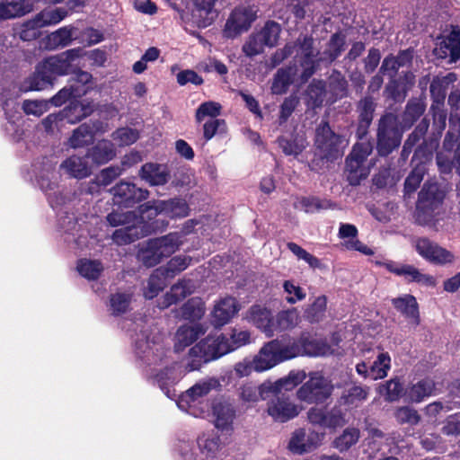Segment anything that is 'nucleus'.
Segmentation results:
<instances>
[{
	"label": "nucleus",
	"instance_id": "nucleus-57",
	"mask_svg": "<svg viewBox=\"0 0 460 460\" xmlns=\"http://www.w3.org/2000/svg\"><path fill=\"white\" fill-rule=\"evenodd\" d=\"M80 275L87 279H97L103 270L102 264L95 260H81L77 264Z\"/></svg>",
	"mask_w": 460,
	"mask_h": 460
},
{
	"label": "nucleus",
	"instance_id": "nucleus-54",
	"mask_svg": "<svg viewBox=\"0 0 460 460\" xmlns=\"http://www.w3.org/2000/svg\"><path fill=\"white\" fill-rule=\"evenodd\" d=\"M368 388L354 385L346 390L341 397V401L348 406H358L367 400Z\"/></svg>",
	"mask_w": 460,
	"mask_h": 460
},
{
	"label": "nucleus",
	"instance_id": "nucleus-29",
	"mask_svg": "<svg viewBox=\"0 0 460 460\" xmlns=\"http://www.w3.org/2000/svg\"><path fill=\"white\" fill-rule=\"evenodd\" d=\"M87 156L97 164H104L116 156V150L110 140L102 139L88 150Z\"/></svg>",
	"mask_w": 460,
	"mask_h": 460
},
{
	"label": "nucleus",
	"instance_id": "nucleus-23",
	"mask_svg": "<svg viewBox=\"0 0 460 460\" xmlns=\"http://www.w3.org/2000/svg\"><path fill=\"white\" fill-rule=\"evenodd\" d=\"M270 342L274 343L273 348L280 363L301 356L299 338L286 336Z\"/></svg>",
	"mask_w": 460,
	"mask_h": 460
},
{
	"label": "nucleus",
	"instance_id": "nucleus-53",
	"mask_svg": "<svg viewBox=\"0 0 460 460\" xmlns=\"http://www.w3.org/2000/svg\"><path fill=\"white\" fill-rule=\"evenodd\" d=\"M326 306V296H319L305 309V316L310 323H318L324 317Z\"/></svg>",
	"mask_w": 460,
	"mask_h": 460
},
{
	"label": "nucleus",
	"instance_id": "nucleus-5",
	"mask_svg": "<svg viewBox=\"0 0 460 460\" xmlns=\"http://www.w3.org/2000/svg\"><path fill=\"white\" fill-rule=\"evenodd\" d=\"M398 118L394 113H385L378 122L377 151L380 155H388L399 146L402 133L398 128Z\"/></svg>",
	"mask_w": 460,
	"mask_h": 460
},
{
	"label": "nucleus",
	"instance_id": "nucleus-8",
	"mask_svg": "<svg viewBox=\"0 0 460 460\" xmlns=\"http://www.w3.org/2000/svg\"><path fill=\"white\" fill-rule=\"evenodd\" d=\"M257 12L258 9L254 5L236 7L226 22L225 36L234 39L248 31L257 17Z\"/></svg>",
	"mask_w": 460,
	"mask_h": 460
},
{
	"label": "nucleus",
	"instance_id": "nucleus-35",
	"mask_svg": "<svg viewBox=\"0 0 460 460\" xmlns=\"http://www.w3.org/2000/svg\"><path fill=\"white\" fill-rule=\"evenodd\" d=\"M345 36L341 33L332 34L319 60L327 63L333 62L345 50Z\"/></svg>",
	"mask_w": 460,
	"mask_h": 460
},
{
	"label": "nucleus",
	"instance_id": "nucleus-55",
	"mask_svg": "<svg viewBox=\"0 0 460 460\" xmlns=\"http://www.w3.org/2000/svg\"><path fill=\"white\" fill-rule=\"evenodd\" d=\"M107 221L111 226H128L138 224L139 217L135 211L113 210L107 216Z\"/></svg>",
	"mask_w": 460,
	"mask_h": 460
},
{
	"label": "nucleus",
	"instance_id": "nucleus-9",
	"mask_svg": "<svg viewBox=\"0 0 460 460\" xmlns=\"http://www.w3.org/2000/svg\"><path fill=\"white\" fill-rule=\"evenodd\" d=\"M414 247L424 260L436 265H446L455 261V255L450 251L426 237L415 240Z\"/></svg>",
	"mask_w": 460,
	"mask_h": 460
},
{
	"label": "nucleus",
	"instance_id": "nucleus-50",
	"mask_svg": "<svg viewBox=\"0 0 460 460\" xmlns=\"http://www.w3.org/2000/svg\"><path fill=\"white\" fill-rule=\"evenodd\" d=\"M30 90L40 91L44 90L49 86L53 84L54 79L51 77L49 71H45L43 68V64L40 63L34 74L30 77Z\"/></svg>",
	"mask_w": 460,
	"mask_h": 460
},
{
	"label": "nucleus",
	"instance_id": "nucleus-36",
	"mask_svg": "<svg viewBox=\"0 0 460 460\" xmlns=\"http://www.w3.org/2000/svg\"><path fill=\"white\" fill-rule=\"evenodd\" d=\"M58 175L55 170V164L47 161L38 175V183L44 191H52L58 187Z\"/></svg>",
	"mask_w": 460,
	"mask_h": 460
},
{
	"label": "nucleus",
	"instance_id": "nucleus-28",
	"mask_svg": "<svg viewBox=\"0 0 460 460\" xmlns=\"http://www.w3.org/2000/svg\"><path fill=\"white\" fill-rule=\"evenodd\" d=\"M273 345L274 343L270 341L265 343L258 354L252 358L255 364V372L269 370L280 363Z\"/></svg>",
	"mask_w": 460,
	"mask_h": 460
},
{
	"label": "nucleus",
	"instance_id": "nucleus-61",
	"mask_svg": "<svg viewBox=\"0 0 460 460\" xmlns=\"http://www.w3.org/2000/svg\"><path fill=\"white\" fill-rule=\"evenodd\" d=\"M111 137L121 146H130L139 138V132L135 128L125 127L116 129Z\"/></svg>",
	"mask_w": 460,
	"mask_h": 460
},
{
	"label": "nucleus",
	"instance_id": "nucleus-38",
	"mask_svg": "<svg viewBox=\"0 0 460 460\" xmlns=\"http://www.w3.org/2000/svg\"><path fill=\"white\" fill-rule=\"evenodd\" d=\"M144 346L145 349H142V345L139 342L137 343V354L142 358L147 365L157 364V366H160L165 357V350L163 346L157 344V347L154 349L147 341Z\"/></svg>",
	"mask_w": 460,
	"mask_h": 460
},
{
	"label": "nucleus",
	"instance_id": "nucleus-16",
	"mask_svg": "<svg viewBox=\"0 0 460 460\" xmlns=\"http://www.w3.org/2000/svg\"><path fill=\"white\" fill-rule=\"evenodd\" d=\"M438 58H449L451 62L460 58V29L453 27L448 35L444 37L438 46L434 49Z\"/></svg>",
	"mask_w": 460,
	"mask_h": 460
},
{
	"label": "nucleus",
	"instance_id": "nucleus-43",
	"mask_svg": "<svg viewBox=\"0 0 460 460\" xmlns=\"http://www.w3.org/2000/svg\"><path fill=\"white\" fill-rule=\"evenodd\" d=\"M205 314V305L199 297L189 299L181 308V316L190 322L198 321Z\"/></svg>",
	"mask_w": 460,
	"mask_h": 460
},
{
	"label": "nucleus",
	"instance_id": "nucleus-58",
	"mask_svg": "<svg viewBox=\"0 0 460 460\" xmlns=\"http://www.w3.org/2000/svg\"><path fill=\"white\" fill-rule=\"evenodd\" d=\"M221 111L222 105L219 102L213 101L202 102L196 110L195 119L198 123H200L206 118L217 119V117L221 114Z\"/></svg>",
	"mask_w": 460,
	"mask_h": 460
},
{
	"label": "nucleus",
	"instance_id": "nucleus-21",
	"mask_svg": "<svg viewBox=\"0 0 460 460\" xmlns=\"http://www.w3.org/2000/svg\"><path fill=\"white\" fill-rule=\"evenodd\" d=\"M87 158V155L84 157L71 155L60 164L59 168L71 178L84 179L92 172Z\"/></svg>",
	"mask_w": 460,
	"mask_h": 460
},
{
	"label": "nucleus",
	"instance_id": "nucleus-37",
	"mask_svg": "<svg viewBox=\"0 0 460 460\" xmlns=\"http://www.w3.org/2000/svg\"><path fill=\"white\" fill-rule=\"evenodd\" d=\"M299 314L296 308L280 311L274 318L275 332H284L295 328L299 323Z\"/></svg>",
	"mask_w": 460,
	"mask_h": 460
},
{
	"label": "nucleus",
	"instance_id": "nucleus-15",
	"mask_svg": "<svg viewBox=\"0 0 460 460\" xmlns=\"http://www.w3.org/2000/svg\"><path fill=\"white\" fill-rule=\"evenodd\" d=\"M322 436L315 432L306 433L299 429L293 432L288 443V448L296 454L311 452L321 445Z\"/></svg>",
	"mask_w": 460,
	"mask_h": 460
},
{
	"label": "nucleus",
	"instance_id": "nucleus-42",
	"mask_svg": "<svg viewBox=\"0 0 460 460\" xmlns=\"http://www.w3.org/2000/svg\"><path fill=\"white\" fill-rule=\"evenodd\" d=\"M164 209V215L172 218L185 217L190 214V207L185 199L173 198L167 200H162L160 206Z\"/></svg>",
	"mask_w": 460,
	"mask_h": 460
},
{
	"label": "nucleus",
	"instance_id": "nucleus-30",
	"mask_svg": "<svg viewBox=\"0 0 460 460\" xmlns=\"http://www.w3.org/2000/svg\"><path fill=\"white\" fill-rule=\"evenodd\" d=\"M198 446L202 456L200 460H213L221 447L219 437L216 434H203L199 437Z\"/></svg>",
	"mask_w": 460,
	"mask_h": 460
},
{
	"label": "nucleus",
	"instance_id": "nucleus-32",
	"mask_svg": "<svg viewBox=\"0 0 460 460\" xmlns=\"http://www.w3.org/2000/svg\"><path fill=\"white\" fill-rule=\"evenodd\" d=\"M327 93L331 102L348 95V82L339 71H333L328 79Z\"/></svg>",
	"mask_w": 460,
	"mask_h": 460
},
{
	"label": "nucleus",
	"instance_id": "nucleus-25",
	"mask_svg": "<svg viewBox=\"0 0 460 460\" xmlns=\"http://www.w3.org/2000/svg\"><path fill=\"white\" fill-rule=\"evenodd\" d=\"M305 378L304 371H291L288 376L280 378L274 384H262L261 385V393H273L279 394L281 390L289 391L301 384Z\"/></svg>",
	"mask_w": 460,
	"mask_h": 460
},
{
	"label": "nucleus",
	"instance_id": "nucleus-6",
	"mask_svg": "<svg viewBox=\"0 0 460 460\" xmlns=\"http://www.w3.org/2000/svg\"><path fill=\"white\" fill-rule=\"evenodd\" d=\"M372 150L373 146L369 141H363L353 146L346 158V174L350 185L357 186L368 176L369 167L365 166L364 163Z\"/></svg>",
	"mask_w": 460,
	"mask_h": 460
},
{
	"label": "nucleus",
	"instance_id": "nucleus-63",
	"mask_svg": "<svg viewBox=\"0 0 460 460\" xmlns=\"http://www.w3.org/2000/svg\"><path fill=\"white\" fill-rule=\"evenodd\" d=\"M396 420L400 424L417 425L420 421L418 411L410 406L399 407L394 413Z\"/></svg>",
	"mask_w": 460,
	"mask_h": 460
},
{
	"label": "nucleus",
	"instance_id": "nucleus-60",
	"mask_svg": "<svg viewBox=\"0 0 460 460\" xmlns=\"http://www.w3.org/2000/svg\"><path fill=\"white\" fill-rule=\"evenodd\" d=\"M191 258L187 255H178L172 257L163 268V271L168 278H173L175 275L186 270L190 264Z\"/></svg>",
	"mask_w": 460,
	"mask_h": 460
},
{
	"label": "nucleus",
	"instance_id": "nucleus-7",
	"mask_svg": "<svg viewBox=\"0 0 460 460\" xmlns=\"http://www.w3.org/2000/svg\"><path fill=\"white\" fill-rule=\"evenodd\" d=\"M333 391L332 383L319 373H312L309 379L297 390L296 396L307 403H320Z\"/></svg>",
	"mask_w": 460,
	"mask_h": 460
},
{
	"label": "nucleus",
	"instance_id": "nucleus-40",
	"mask_svg": "<svg viewBox=\"0 0 460 460\" xmlns=\"http://www.w3.org/2000/svg\"><path fill=\"white\" fill-rule=\"evenodd\" d=\"M168 277L163 271V268L156 269L149 277L147 286L144 290V296L147 299L155 297L166 286Z\"/></svg>",
	"mask_w": 460,
	"mask_h": 460
},
{
	"label": "nucleus",
	"instance_id": "nucleus-17",
	"mask_svg": "<svg viewBox=\"0 0 460 460\" xmlns=\"http://www.w3.org/2000/svg\"><path fill=\"white\" fill-rule=\"evenodd\" d=\"M314 40L310 36H300L294 44H287L280 51V59H284L296 52V56L304 59L305 63L311 62L316 56L314 49ZM279 53H276L277 58Z\"/></svg>",
	"mask_w": 460,
	"mask_h": 460
},
{
	"label": "nucleus",
	"instance_id": "nucleus-1",
	"mask_svg": "<svg viewBox=\"0 0 460 460\" xmlns=\"http://www.w3.org/2000/svg\"><path fill=\"white\" fill-rule=\"evenodd\" d=\"M229 349L227 334L208 335L190 349L186 369L188 371L198 370L203 364L229 353Z\"/></svg>",
	"mask_w": 460,
	"mask_h": 460
},
{
	"label": "nucleus",
	"instance_id": "nucleus-41",
	"mask_svg": "<svg viewBox=\"0 0 460 460\" xmlns=\"http://www.w3.org/2000/svg\"><path fill=\"white\" fill-rule=\"evenodd\" d=\"M72 40L73 28L65 26L48 35L46 46L50 49L65 48L68 46Z\"/></svg>",
	"mask_w": 460,
	"mask_h": 460
},
{
	"label": "nucleus",
	"instance_id": "nucleus-52",
	"mask_svg": "<svg viewBox=\"0 0 460 460\" xmlns=\"http://www.w3.org/2000/svg\"><path fill=\"white\" fill-rule=\"evenodd\" d=\"M280 31L281 28L278 22L269 21L257 34L267 47L272 48L278 43Z\"/></svg>",
	"mask_w": 460,
	"mask_h": 460
},
{
	"label": "nucleus",
	"instance_id": "nucleus-56",
	"mask_svg": "<svg viewBox=\"0 0 460 460\" xmlns=\"http://www.w3.org/2000/svg\"><path fill=\"white\" fill-rule=\"evenodd\" d=\"M450 123L453 128L447 131L443 142V147L447 151H452L460 145V114L456 113Z\"/></svg>",
	"mask_w": 460,
	"mask_h": 460
},
{
	"label": "nucleus",
	"instance_id": "nucleus-10",
	"mask_svg": "<svg viewBox=\"0 0 460 460\" xmlns=\"http://www.w3.org/2000/svg\"><path fill=\"white\" fill-rule=\"evenodd\" d=\"M376 264L384 266L389 272L396 276L403 277L408 282H416L426 287H434L436 285V279L433 276L422 273L413 265L398 263L393 261H376Z\"/></svg>",
	"mask_w": 460,
	"mask_h": 460
},
{
	"label": "nucleus",
	"instance_id": "nucleus-46",
	"mask_svg": "<svg viewBox=\"0 0 460 460\" xmlns=\"http://www.w3.org/2000/svg\"><path fill=\"white\" fill-rule=\"evenodd\" d=\"M327 94L326 85L323 80H313L306 90L307 103L312 108L320 107Z\"/></svg>",
	"mask_w": 460,
	"mask_h": 460
},
{
	"label": "nucleus",
	"instance_id": "nucleus-45",
	"mask_svg": "<svg viewBox=\"0 0 460 460\" xmlns=\"http://www.w3.org/2000/svg\"><path fill=\"white\" fill-rule=\"evenodd\" d=\"M360 438V431L357 428H347L337 437L332 447L341 453L348 451L352 446L358 443Z\"/></svg>",
	"mask_w": 460,
	"mask_h": 460
},
{
	"label": "nucleus",
	"instance_id": "nucleus-24",
	"mask_svg": "<svg viewBox=\"0 0 460 460\" xmlns=\"http://www.w3.org/2000/svg\"><path fill=\"white\" fill-rule=\"evenodd\" d=\"M239 311L237 301L231 296L221 299L212 312L213 323L223 326Z\"/></svg>",
	"mask_w": 460,
	"mask_h": 460
},
{
	"label": "nucleus",
	"instance_id": "nucleus-19",
	"mask_svg": "<svg viewBox=\"0 0 460 460\" xmlns=\"http://www.w3.org/2000/svg\"><path fill=\"white\" fill-rule=\"evenodd\" d=\"M249 321L261 330L267 337H272L275 333L274 317L270 310L261 305H253L248 312Z\"/></svg>",
	"mask_w": 460,
	"mask_h": 460
},
{
	"label": "nucleus",
	"instance_id": "nucleus-64",
	"mask_svg": "<svg viewBox=\"0 0 460 460\" xmlns=\"http://www.w3.org/2000/svg\"><path fill=\"white\" fill-rule=\"evenodd\" d=\"M267 47L261 40L257 32L249 36L247 40L243 45V52L245 56L252 58L263 52L264 48Z\"/></svg>",
	"mask_w": 460,
	"mask_h": 460
},
{
	"label": "nucleus",
	"instance_id": "nucleus-14",
	"mask_svg": "<svg viewBox=\"0 0 460 460\" xmlns=\"http://www.w3.org/2000/svg\"><path fill=\"white\" fill-rule=\"evenodd\" d=\"M138 175L150 186H164L171 179V172L167 164L152 162L143 164Z\"/></svg>",
	"mask_w": 460,
	"mask_h": 460
},
{
	"label": "nucleus",
	"instance_id": "nucleus-2",
	"mask_svg": "<svg viewBox=\"0 0 460 460\" xmlns=\"http://www.w3.org/2000/svg\"><path fill=\"white\" fill-rule=\"evenodd\" d=\"M181 234L179 233H170L150 239L139 248L137 258L146 267H154L179 249L181 244Z\"/></svg>",
	"mask_w": 460,
	"mask_h": 460
},
{
	"label": "nucleus",
	"instance_id": "nucleus-26",
	"mask_svg": "<svg viewBox=\"0 0 460 460\" xmlns=\"http://www.w3.org/2000/svg\"><path fill=\"white\" fill-rule=\"evenodd\" d=\"M393 305L404 315L411 323H420L419 305L416 298L411 295H404L392 300Z\"/></svg>",
	"mask_w": 460,
	"mask_h": 460
},
{
	"label": "nucleus",
	"instance_id": "nucleus-20",
	"mask_svg": "<svg viewBox=\"0 0 460 460\" xmlns=\"http://www.w3.org/2000/svg\"><path fill=\"white\" fill-rule=\"evenodd\" d=\"M436 384L431 378H423L410 385L404 391L405 400L412 403H420L426 398L435 394Z\"/></svg>",
	"mask_w": 460,
	"mask_h": 460
},
{
	"label": "nucleus",
	"instance_id": "nucleus-48",
	"mask_svg": "<svg viewBox=\"0 0 460 460\" xmlns=\"http://www.w3.org/2000/svg\"><path fill=\"white\" fill-rule=\"evenodd\" d=\"M391 367V358L387 352L378 354L369 367V378L373 380L385 378Z\"/></svg>",
	"mask_w": 460,
	"mask_h": 460
},
{
	"label": "nucleus",
	"instance_id": "nucleus-62",
	"mask_svg": "<svg viewBox=\"0 0 460 460\" xmlns=\"http://www.w3.org/2000/svg\"><path fill=\"white\" fill-rule=\"evenodd\" d=\"M176 368L177 364H173L164 369H157V372L156 369H154L153 371L155 373L153 374V377L160 387L164 388V385L173 383L178 379L179 376Z\"/></svg>",
	"mask_w": 460,
	"mask_h": 460
},
{
	"label": "nucleus",
	"instance_id": "nucleus-3",
	"mask_svg": "<svg viewBox=\"0 0 460 460\" xmlns=\"http://www.w3.org/2000/svg\"><path fill=\"white\" fill-rule=\"evenodd\" d=\"M444 192L436 182H425L419 193L416 206V220L420 225H429L440 213Z\"/></svg>",
	"mask_w": 460,
	"mask_h": 460
},
{
	"label": "nucleus",
	"instance_id": "nucleus-12",
	"mask_svg": "<svg viewBox=\"0 0 460 460\" xmlns=\"http://www.w3.org/2000/svg\"><path fill=\"white\" fill-rule=\"evenodd\" d=\"M217 385V381L214 378L197 383L180 396L177 402L178 407L184 411L196 415L195 406Z\"/></svg>",
	"mask_w": 460,
	"mask_h": 460
},
{
	"label": "nucleus",
	"instance_id": "nucleus-34",
	"mask_svg": "<svg viewBox=\"0 0 460 460\" xmlns=\"http://www.w3.org/2000/svg\"><path fill=\"white\" fill-rule=\"evenodd\" d=\"M456 80L455 74H448L446 77L443 78H434L430 84V94L433 100V103L431 106H434V109H438V107L444 106V102L447 95L446 86L450 83Z\"/></svg>",
	"mask_w": 460,
	"mask_h": 460
},
{
	"label": "nucleus",
	"instance_id": "nucleus-18",
	"mask_svg": "<svg viewBox=\"0 0 460 460\" xmlns=\"http://www.w3.org/2000/svg\"><path fill=\"white\" fill-rule=\"evenodd\" d=\"M207 328L201 324L181 325L175 333L174 350L182 351L186 347L191 345L201 335L205 334Z\"/></svg>",
	"mask_w": 460,
	"mask_h": 460
},
{
	"label": "nucleus",
	"instance_id": "nucleus-47",
	"mask_svg": "<svg viewBox=\"0 0 460 460\" xmlns=\"http://www.w3.org/2000/svg\"><path fill=\"white\" fill-rule=\"evenodd\" d=\"M41 63L44 70L49 71L54 80L57 76L68 75L71 72V66L68 65L67 61L63 60L59 55L48 58Z\"/></svg>",
	"mask_w": 460,
	"mask_h": 460
},
{
	"label": "nucleus",
	"instance_id": "nucleus-31",
	"mask_svg": "<svg viewBox=\"0 0 460 460\" xmlns=\"http://www.w3.org/2000/svg\"><path fill=\"white\" fill-rule=\"evenodd\" d=\"M213 412L216 416V427L221 429H228L235 417L234 406L226 402H218L214 404Z\"/></svg>",
	"mask_w": 460,
	"mask_h": 460
},
{
	"label": "nucleus",
	"instance_id": "nucleus-4",
	"mask_svg": "<svg viewBox=\"0 0 460 460\" xmlns=\"http://www.w3.org/2000/svg\"><path fill=\"white\" fill-rule=\"evenodd\" d=\"M348 140L334 133L327 122H322L316 128L315 146L323 158L333 161L343 155Z\"/></svg>",
	"mask_w": 460,
	"mask_h": 460
},
{
	"label": "nucleus",
	"instance_id": "nucleus-22",
	"mask_svg": "<svg viewBox=\"0 0 460 460\" xmlns=\"http://www.w3.org/2000/svg\"><path fill=\"white\" fill-rule=\"evenodd\" d=\"M217 0H191L194 4L191 17L199 28L209 26L215 18L214 6Z\"/></svg>",
	"mask_w": 460,
	"mask_h": 460
},
{
	"label": "nucleus",
	"instance_id": "nucleus-13",
	"mask_svg": "<svg viewBox=\"0 0 460 460\" xmlns=\"http://www.w3.org/2000/svg\"><path fill=\"white\" fill-rule=\"evenodd\" d=\"M301 408L285 395H275L268 402L267 412L274 421L284 423L296 417Z\"/></svg>",
	"mask_w": 460,
	"mask_h": 460
},
{
	"label": "nucleus",
	"instance_id": "nucleus-59",
	"mask_svg": "<svg viewBox=\"0 0 460 460\" xmlns=\"http://www.w3.org/2000/svg\"><path fill=\"white\" fill-rule=\"evenodd\" d=\"M332 205V202L328 199H320L315 197H304L300 199L295 206L306 213H313L321 209L330 208Z\"/></svg>",
	"mask_w": 460,
	"mask_h": 460
},
{
	"label": "nucleus",
	"instance_id": "nucleus-44",
	"mask_svg": "<svg viewBox=\"0 0 460 460\" xmlns=\"http://www.w3.org/2000/svg\"><path fill=\"white\" fill-rule=\"evenodd\" d=\"M93 139L91 125L83 123L73 131L68 144L70 147L76 149L92 144Z\"/></svg>",
	"mask_w": 460,
	"mask_h": 460
},
{
	"label": "nucleus",
	"instance_id": "nucleus-49",
	"mask_svg": "<svg viewBox=\"0 0 460 460\" xmlns=\"http://www.w3.org/2000/svg\"><path fill=\"white\" fill-rule=\"evenodd\" d=\"M137 225V224H131L115 230L112 234L114 243L118 245H125L139 239L141 234Z\"/></svg>",
	"mask_w": 460,
	"mask_h": 460
},
{
	"label": "nucleus",
	"instance_id": "nucleus-51",
	"mask_svg": "<svg viewBox=\"0 0 460 460\" xmlns=\"http://www.w3.org/2000/svg\"><path fill=\"white\" fill-rule=\"evenodd\" d=\"M379 393L385 401L393 402H397L403 394V386L400 379L395 377L386 381L379 387Z\"/></svg>",
	"mask_w": 460,
	"mask_h": 460
},
{
	"label": "nucleus",
	"instance_id": "nucleus-11",
	"mask_svg": "<svg viewBox=\"0 0 460 460\" xmlns=\"http://www.w3.org/2000/svg\"><path fill=\"white\" fill-rule=\"evenodd\" d=\"M114 203L127 208L145 200L149 196L146 189L137 188L135 184L121 181L111 189Z\"/></svg>",
	"mask_w": 460,
	"mask_h": 460
},
{
	"label": "nucleus",
	"instance_id": "nucleus-33",
	"mask_svg": "<svg viewBox=\"0 0 460 460\" xmlns=\"http://www.w3.org/2000/svg\"><path fill=\"white\" fill-rule=\"evenodd\" d=\"M67 12L64 8H56L54 10H43L39 13L35 17L29 20V24H36L40 29L55 25L60 22L66 16Z\"/></svg>",
	"mask_w": 460,
	"mask_h": 460
},
{
	"label": "nucleus",
	"instance_id": "nucleus-27",
	"mask_svg": "<svg viewBox=\"0 0 460 460\" xmlns=\"http://www.w3.org/2000/svg\"><path fill=\"white\" fill-rule=\"evenodd\" d=\"M299 342L301 356L321 357L332 352V348L326 342L312 339L307 334H302Z\"/></svg>",
	"mask_w": 460,
	"mask_h": 460
},
{
	"label": "nucleus",
	"instance_id": "nucleus-39",
	"mask_svg": "<svg viewBox=\"0 0 460 460\" xmlns=\"http://www.w3.org/2000/svg\"><path fill=\"white\" fill-rule=\"evenodd\" d=\"M29 12L24 0H3L0 3V20L22 16Z\"/></svg>",
	"mask_w": 460,
	"mask_h": 460
}]
</instances>
